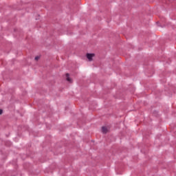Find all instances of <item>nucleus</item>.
<instances>
[{"instance_id": "obj_1", "label": "nucleus", "mask_w": 176, "mask_h": 176, "mask_svg": "<svg viewBox=\"0 0 176 176\" xmlns=\"http://www.w3.org/2000/svg\"><path fill=\"white\" fill-rule=\"evenodd\" d=\"M96 56L94 54H87V58L89 61H93V57Z\"/></svg>"}, {"instance_id": "obj_2", "label": "nucleus", "mask_w": 176, "mask_h": 176, "mask_svg": "<svg viewBox=\"0 0 176 176\" xmlns=\"http://www.w3.org/2000/svg\"><path fill=\"white\" fill-rule=\"evenodd\" d=\"M108 131H109V129L108 128V126L102 127V133H103V134H107Z\"/></svg>"}, {"instance_id": "obj_3", "label": "nucleus", "mask_w": 176, "mask_h": 176, "mask_svg": "<svg viewBox=\"0 0 176 176\" xmlns=\"http://www.w3.org/2000/svg\"><path fill=\"white\" fill-rule=\"evenodd\" d=\"M66 80L67 82H69V83H72V79L69 78V74H66Z\"/></svg>"}, {"instance_id": "obj_4", "label": "nucleus", "mask_w": 176, "mask_h": 176, "mask_svg": "<svg viewBox=\"0 0 176 176\" xmlns=\"http://www.w3.org/2000/svg\"><path fill=\"white\" fill-rule=\"evenodd\" d=\"M41 59V55H38V56H36L35 58H34V60H36V61H38V60H40Z\"/></svg>"}, {"instance_id": "obj_5", "label": "nucleus", "mask_w": 176, "mask_h": 176, "mask_svg": "<svg viewBox=\"0 0 176 176\" xmlns=\"http://www.w3.org/2000/svg\"><path fill=\"white\" fill-rule=\"evenodd\" d=\"M2 112H3L2 109H0V115H2Z\"/></svg>"}]
</instances>
